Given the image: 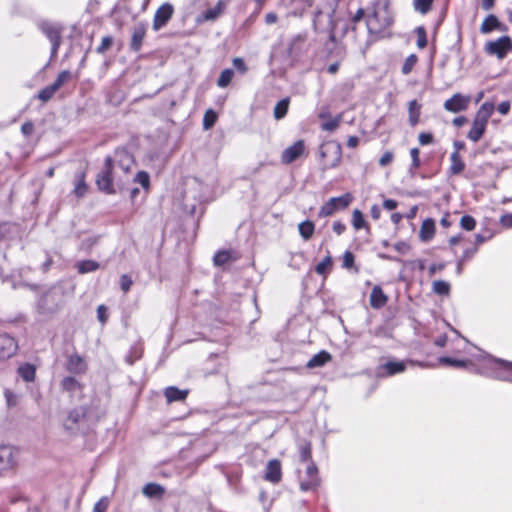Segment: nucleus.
<instances>
[{"mask_svg": "<svg viewBox=\"0 0 512 512\" xmlns=\"http://www.w3.org/2000/svg\"><path fill=\"white\" fill-rule=\"evenodd\" d=\"M417 33V46L420 49H424L427 46V34L424 27L420 26L416 29Z\"/></svg>", "mask_w": 512, "mask_h": 512, "instance_id": "6e6d98bb", "label": "nucleus"}, {"mask_svg": "<svg viewBox=\"0 0 512 512\" xmlns=\"http://www.w3.org/2000/svg\"><path fill=\"white\" fill-rule=\"evenodd\" d=\"M146 34L147 25L144 22L134 26L129 44L131 51L139 52L141 50Z\"/></svg>", "mask_w": 512, "mask_h": 512, "instance_id": "2eb2a0df", "label": "nucleus"}, {"mask_svg": "<svg viewBox=\"0 0 512 512\" xmlns=\"http://www.w3.org/2000/svg\"><path fill=\"white\" fill-rule=\"evenodd\" d=\"M61 387L64 391L73 394L75 392L82 393L84 386L74 377L67 376L62 380Z\"/></svg>", "mask_w": 512, "mask_h": 512, "instance_id": "7c9ffc66", "label": "nucleus"}, {"mask_svg": "<svg viewBox=\"0 0 512 512\" xmlns=\"http://www.w3.org/2000/svg\"><path fill=\"white\" fill-rule=\"evenodd\" d=\"M73 78V75L70 71L68 70H63L61 71L55 81L53 82V84L55 85V87L59 90L63 85L67 84L68 82H70Z\"/></svg>", "mask_w": 512, "mask_h": 512, "instance_id": "49530a36", "label": "nucleus"}, {"mask_svg": "<svg viewBox=\"0 0 512 512\" xmlns=\"http://www.w3.org/2000/svg\"><path fill=\"white\" fill-rule=\"evenodd\" d=\"M113 45V37L112 36H104L101 40L100 45L96 48V52L98 54H104L108 51Z\"/></svg>", "mask_w": 512, "mask_h": 512, "instance_id": "5fc2aeb1", "label": "nucleus"}, {"mask_svg": "<svg viewBox=\"0 0 512 512\" xmlns=\"http://www.w3.org/2000/svg\"><path fill=\"white\" fill-rule=\"evenodd\" d=\"M439 364L445 366H451L456 368H468V366H472V363L469 359H455L447 356H443L439 358Z\"/></svg>", "mask_w": 512, "mask_h": 512, "instance_id": "473e14b6", "label": "nucleus"}, {"mask_svg": "<svg viewBox=\"0 0 512 512\" xmlns=\"http://www.w3.org/2000/svg\"><path fill=\"white\" fill-rule=\"evenodd\" d=\"M114 166L117 165L124 174H129L135 163L134 156L126 148H117L114 151Z\"/></svg>", "mask_w": 512, "mask_h": 512, "instance_id": "ddd939ff", "label": "nucleus"}, {"mask_svg": "<svg viewBox=\"0 0 512 512\" xmlns=\"http://www.w3.org/2000/svg\"><path fill=\"white\" fill-rule=\"evenodd\" d=\"M342 267L351 269L355 267V256L351 251H345L342 257Z\"/></svg>", "mask_w": 512, "mask_h": 512, "instance_id": "4d7b16f0", "label": "nucleus"}, {"mask_svg": "<svg viewBox=\"0 0 512 512\" xmlns=\"http://www.w3.org/2000/svg\"><path fill=\"white\" fill-rule=\"evenodd\" d=\"M233 77H234V71L232 69H230V68L224 69L221 72V74L217 80L218 87L226 88L232 82Z\"/></svg>", "mask_w": 512, "mask_h": 512, "instance_id": "79ce46f5", "label": "nucleus"}, {"mask_svg": "<svg viewBox=\"0 0 512 512\" xmlns=\"http://www.w3.org/2000/svg\"><path fill=\"white\" fill-rule=\"evenodd\" d=\"M143 353H144L143 343L140 341L134 343L130 347V349L125 357L126 363L129 365H133L136 361H138L142 358Z\"/></svg>", "mask_w": 512, "mask_h": 512, "instance_id": "cd10ccee", "label": "nucleus"}, {"mask_svg": "<svg viewBox=\"0 0 512 512\" xmlns=\"http://www.w3.org/2000/svg\"><path fill=\"white\" fill-rule=\"evenodd\" d=\"M363 20L369 42L392 37L395 19L390 0H373L366 8H358L349 18L352 31H356L358 24Z\"/></svg>", "mask_w": 512, "mask_h": 512, "instance_id": "f257e3e1", "label": "nucleus"}, {"mask_svg": "<svg viewBox=\"0 0 512 512\" xmlns=\"http://www.w3.org/2000/svg\"><path fill=\"white\" fill-rule=\"evenodd\" d=\"M306 40H307L306 34L295 35L289 43V47H288L289 54L296 56L299 53H301L303 50V45L305 44Z\"/></svg>", "mask_w": 512, "mask_h": 512, "instance_id": "c756f323", "label": "nucleus"}, {"mask_svg": "<svg viewBox=\"0 0 512 512\" xmlns=\"http://www.w3.org/2000/svg\"><path fill=\"white\" fill-rule=\"evenodd\" d=\"M38 28L51 43V57H56L62 44L64 27L59 23L42 21L38 24Z\"/></svg>", "mask_w": 512, "mask_h": 512, "instance_id": "423d86ee", "label": "nucleus"}, {"mask_svg": "<svg viewBox=\"0 0 512 512\" xmlns=\"http://www.w3.org/2000/svg\"><path fill=\"white\" fill-rule=\"evenodd\" d=\"M434 0H413V7L419 13L425 15L431 11Z\"/></svg>", "mask_w": 512, "mask_h": 512, "instance_id": "c03bdc74", "label": "nucleus"}, {"mask_svg": "<svg viewBox=\"0 0 512 512\" xmlns=\"http://www.w3.org/2000/svg\"><path fill=\"white\" fill-rule=\"evenodd\" d=\"M66 369L70 373L83 374L87 370V364L85 363L84 359L80 355L73 354V355H70L67 360Z\"/></svg>", "mask_w": 512, "mask_h": 512, "instance_id": "aec40b11", "label": "nucleus"}, {"mask_svg": "<svg viewBox=\"0 0 512 512\" xmlns=\"http://www.w3.org/2000/svg\"><path fill=\"white\" fill-rule=\"evenodd\" d=\"M57 91H58V89L52 83L51 85H48L47 87L43 88L38 93V98L40 100H42L43 102H46V101L50 100Z\"/></svg>", "mask_w": 512, "mask_h": 512, "instance_id": "8fccbe9b", "label": "nucleus"}, {"mask_svg": "<svg viewBox=\"0 0 512 512\" xmlns=\"http://www.w3.org/2000/svg\"><path fill=\"white\" fill-rule=\"evenodd\" d=\"M494 30L506 31L507 26L502 25V23L499 21V19L496 15L489 14L483 20V22L480 26V32L482 34H488Z\"/></svg>", "mask_w": 512, "mask_h": 512, "instance_id": "f3484780", "label": "nucleus"}, {"mask_svg": "<svg viewBox=\"0 0 512 512\" xmlns=\"http://www.w3.org/2000/svg\"><path fill=\"white\" fill-rule=\"evenodd\" d=\"M298 231L304 240H309L315 233V224L311 220H305L298 224Z\"/></svg>", "mask_w": 512, "mask_h": 512, "instance_id": "72a5a7b5", "label": "nucleus"}, {"mask_svg": "<svg viewBox=\"0 0 512 512\" xmlns=\"http://www.w3.org/2000/svg\"><path fill=\"white\" fill-rule=\"evenodd\" d=\"M18 373L24 381H32V366L30 364L21 365L18 368Z\"/></svg>", "mask_w": 512, "mask_h": 512, "instance_id": "13d9d810", "label": "nucleus"}, {"mask_svg": "<svg viewBox=\"0 0 512 512\" xmlns=\"http://www.w3.org/2000/svg\"><path fill=\"white\" fill-rule=\"evenodd\" d=\"M189 390H181L176 386H168L164 389L167 403L183 402L188 397Z\"/></svg>", "mask_w": 512, "mask_h": 512, "instance_id": "4be33fe9", "label": "nucleus"}, {"mask_svg": "<svg viewBox=\"0 0 512 512\" xmlns=\"http://www.w3.org/2000/svg\"><path fill=\"white\" fill-rule=\"evenodd\" d=\"M351 224L356 231L364 229L367 232H370V225L365 219V216L362 213V211L359 209H354L352 211Z\"/></svg>", "mask_w": 512, "mask_h": 512, "instance_id": "a878e982", "label": "nucleus"}, {"mask_svg": "<svg viewBox=\"0 0 512 512\" xmlns=\"http://www.w3.org/2000/svg\"><path fill=\"white\" fill-rule=\"evenodd\" d=\"M333 265V260H332V257L330 254H328L327 256H325L322 261H320L316 266H315V272L318 274V275H322V276H326L328 271L331 269Z\"/></svg>", "mask_w": 512, "mask_h": 512, "instance_id": "58836bf2", "label": "nucleus"}, {"mask_svg": "<svg viewBox=\"0 0 512 512\" xmlns=\"http://www.w3.org/2000/svg\"><path fill=\"white\" fill-rule=\"evenodd\" d=\"M409 153L411 157L410 172L415 173L422 166L420 150L417 147H413L410 149Z\"/></svg>", "mask_w": 512, "mask_h": 512, "instance_id": "37998d69", "label": "nucleus"}, {"mask_svg": "<svg viewBox=\"0 0 512 512\" xmlns=\"http://www.w3.org/2000/svg\"><path fill=\"white\" fill-rule=\"evenodd\" d=\"M232 64L235 67V69L238 70L242 74L246 73L248 70V67H247L245 61L240 57L234 58L232 60Z\"/></svg>", "mask_w": 512, "mask_h": 512, "instance_id": "e2e57ef3", "label": "nucleus"}, {"mask_svg": "<svg viewBox=\"0 0 512 512\" xmlns=\"http://www.w3.org/2000/svg\"><path fill=\"white\" fill-rule=\"evenodd\" d=\"M394 159V154L391 151H386L379 159V165L381 167L388 166L392 163Z\"/></svg>", "mask_w": 512, "mask_h": 512, "instance_id": "69168bd1", "label": "nucleus"}, {"mask_svg": "<svg viewBox=\"0 0 512 512\" xmlns=\"http://www.w3.org/2000/svg\"><path fill=\"white\" fill-rule=\"evenodd\" d=\"M298 456L300 462L313 461L312 459V443L308 440H302L298 443Z\"/></svg>", "mask_w": 512, "mask_h": 512, "instance_id": "c85d7f7f", "label": "nucleus"}, {"mask_svg": "<svg viewBox=\"0 0 512 512\" xmlns=\"http://www.w3.org/2000/svg\"><path fill=\"white\" fill-rule=\"evenodd\" d=\"M418 141H419V144L422 146L430 145V144L434 143V136L430 132H421L418 135Z\"/></svg>", "mask_w": 512, "mask_h": 512, "instance_id": "680f3d73", "label": "nucleus"}, {"mask_svg": "<svg viewBox=\"0 0 512 512\" xmlns=\"http://www.w3.org/2000/svg\"><path fill=\"white\" fill-rule=\"evenodd\" d=\"M432 292L439 296H449L451 292V285L444 280H435L432 283Z\"/></svg>", "mask_w": 512, "mask_h": 512, "instance_id": "e433bc0d", "label": "nucleus"}, {"mask_svg": "<svg viewBox=\"0 0 512 512\" xmlns=\"http://www.w3.org/2000/svg\"><path fill=\"white\" fill-rule=\"evenodd\" d=\"M264 479L272 484H278L282 480V465L279 459H271L268 461Z\"/></svg>", "mask_w": 512, "mask_h": 512, "instance_id": "4468645a", "label": "nucleus"}, {"mask_svg": "<svg viewBox=\"0 0 512 512\" xmlns=\"http://www.w3.org/2000/svg\"><path fill=\"white\" fill-rule=\"evenodd\" d=\"M174 14V7L171 3L165 2L162 5L158 7L156 10L153 22H152V28L154 31H159L163 27H165L168 22L172 19Z\"/></svg>", "mask_w": 512, "mask_h": 512, "instance_id": "6e6552de", "label": "nucleus"}, {"mask_svg": "<svg viewBox=\"0 0 512 512\" xmlns=\"http://www.w3.org/2000/svg\"><path fill=\"white\" fill-rule=\"evenodd\" d=\"M226 6L227 2L225 0H219L213 8H209L199 15L197 22L202 23L218 19L225 12Z\"/></svg>", "mask_w": 512, "mask_h": 512, "instance_id": "dca6fc26", "label": "nucleus"}, {"mask_svg": "<svg viewBox=\"0 0 512 512\" xmlns=\"http://www.w3.org/2000/svg\"><path fill=\"white\" fill-rule=\"evenodd\" d=\"M133 285V280L131 276L127 274H123L120 277V288L124 293H127L130 291L131 287Z\"/></svg>", "mask_w": 512, "mask_h": 512, "instance_id": "bf43d9fd", "label": "nucleus"}, {"mask_svg": "<svg viewBox=\"0 0 512 512\" xmlns=\"http://www.w3.org/2000/svg\"><path fill=\"white\" fill-rule=\"evenodd\" d=\"M114 168L113 157L110 155L106 156L104 159L103 167L95 179L98 190L107 195H113L116 193L113 178Z\"/></svg>", "mask_w": 512, "mask_h": 512, "instance_id": "20e7f679", "label": "nucleus"}, {"mask_svg": "<svg viewBox=\"0 0 512 512\" xmlns=\"http://www.w3.org/2000/svg\"><path fill=\"white\" fill-rule=\"evenodd\" d=\"M471 98L468 95L455 93L444 102V109L451 113H459L468 109Z\"/></svg>", "mask_w": 512, "mask_h": 512, "instance_id": "f8f14e48", "label": "nucleus"}, {"mask_svg": "<svg viewBox=\"0 0 512 512\" xmlns=\"http://www.w3.org/2000/svg\"><path fill=\"white\" fill-rule=\"evenodd\" d=\"M16 350V343L8 335H0V357H10Z\"/></svg>", "mask_w": 512, "mask_h": 512, "instance_id": "b1692460", "label": "nucleus"}, {"mask_svg": "<svg viewBox=\"0 0 512 512\" xmlns=\"http://www.w3.org/2000/svg\"><path fill=\"white\" fill-rule=\"evenodd\" d=\"M354 197L350 192H346L337 197H331L322 204L319 209L318 217L326 218L335 213L346 210L353 202Z\"/></svg>", "mask_w": 512, "mask_h": 512, "instance_id": "39448f33", "label": "nucleus"}, {"mask_svg": "<svg viewBox=\"0 0 512 512\" xmlns=\"http://www.w3.org/2000/svg\"><path fill=\"white\" fill-rule=\"evenodd\" d=\"M445 268H446V263L445 262L432 263L428 267L429 276L432 277L437 272L443 271Z\"/></svg>", "mask_w": 512, "mask_h": 512, "instance_id": "0e129e2a", "label": "nucleus"}, {"mask_svg": "<svg viewBox=\"0 0 512 512\" xmlns=\"http://www.w3.org/2000/svg\"><path fill=\"white\" fill-rule=\"evenodd\" d=\"M436 226L432 218L425 219L419 230V238L422 242H429L435 236Z\"/></svg>", "mask_w": 512, "mask_h": 512, "instance_id": "5701e85b", "label": "nucleus"}, {"mask_svg": "<svg viewBox=\"0 0 512 512\" xmlns=\"http://www.w3.org/2000/svg\"><path fill=\"white\" fill-rule=\"evenodd\" d=\"M342 161V147L339 142L329 140L319 146V162L323 171L337 168Z\"/></svg>", "mask_w": 512, "mask_h": 512, "instance_id": "7ed1b4c3", "label": "nucleus"}, {"mask_svg": "<svg viewBox=\"0 0 512 512\" xmlns=\"http://www.w3.org/2000/svg\"><path fill=\"white\" fill-rule=\"evenodd\" d=\"M289 105H290L289 97H285V98L281 99L280 101H278L277 104L275 105L274 111H273L274 118L276 120L283 119L288 113Z\"/></svg>", "mask_w": 512, "mask_h": 512, "instance_id": "c9c22d12", "label": "nucleus"}, {"mask_svg": "<svg viewBox=\"0 0 512 512\" xmlns=\"http://www.w3.org/2000/svg\"><path fill=\"white\" fill-rule=\"evenodd\" d=\"M4 396L8 408L15 407L20 403V395L13 393L10 389L4 390Z\"/></svg>", "mask_w": 512, "mask_h": 512, "instance_id": "603ef678", "label": "nucleus"}, {"mask_svg": "<svg viewBox=\"0 0 512 512\" xmlns=\"http://www.w3.org/2000/svg\"><path fill=\"white\" fill-rule=\"evenodd\" d=\"M321 485L319 470L314 461L308 464L304 477L300 480L299 487L303 492L316 491Z\"/></svg>", "mask_w": 512, "mask_h": 512, "instance_id": "0eeeda50", "label": "nucleus"}, {"mask_svg": "<svg viewBox=\"0 0 512 512\" xmlns=\"http://www.w3.org/2000/svg\"><path fill=\"white\" fill-rule=\"evenodd\" d=\"M306 153L305 141L300 139L295 141L292 145L288 146L281 153V163L289 165L294 161L298 160Z\"/></svg>", "mask_w": 512, "mask_h": 512, "instance_id": "9d476101", "label": "nucleus"}, {"mask_svg": "<svg viewBox=\"0 0 512 512\" xmlns=\"http://www.w3.org/2000/svg\"><path fill=\"white\" fill-rule=\"evenodd\" d=\"M232 259L231 252L229 250H219L213 256V263L215 266H223Z\"/></svg>", "mask_w": 512, "mask_h": 512, "instance_id": "a19ab883", "label": "nucleus"}, {"mask_svg": "<svg viewBox=\"0 0 512 512\" xmlns=\"http://www.w3.org/2000/svg\"><path fill=\"white\" fill-rule=\"evenodd\" d=\"M84 416V413L80 412L78 409H73L68 413L67 419L64 422V427L67 430H72L75 425H77L80 419Z\"/></svg>", "mask_w": 512, "mask_h": 512, "instance_id": "4c0bfd02", "label": "nucleus"}, {"mask_svg": "<svg viewBox=\"0 0 512 512\" xmlns=\"http://www.w3.org/2000/svg\"><path fill=\"white\" fill-rule=\"evenodd\" d=\"M418 62V57L416 54H410L404 61L401 71L404 75H408L412 72L413 68Z\"/></svg>", "mask_w": 512, "mask_h": 512, "instance_id": "de8ad7c7", "label": "nucleus"}, {"mask_svg": "<svg viewBox=\"0 0 512 512\" xmlns=\"http://www.w3.org/2000/svg\"><path fill=\"white\" fill-rule=\"evenodd\" d=\"M422 105L417 100L408 102V121L411 127H415L420 122Z\"/></svg>", "mask_w": 512, "mask_h": 512, "instance_id": "393cba45", "label": "nucleus"}, {"mask_svg": "<svg viewBox=\"0 0 512 512\" xmlns=\"http://www.w3.org/2000/svg\"><path fill=\"white\" fill-rule=\"evenodd\" d=\"M406 370V364L403 361H388L379 366V373L382 376H393Z\"/></svg>", "mask_w": 512, "mask_h": 512, "instance_id": "a211bd4d", "label": "nucleus"}, {"mask_svg": "<svg viewBox=\"0 0 512 512\" xmlns=\"http://www.w3.org/2000/svg\"><path fill=\"white\" fill-rule=\"evenodd\" d=\"M134 182L139 183L147 192L150 189V176L146 171H139L135 178Z\"/></svg>", "mask_w": 512, "mask_h": 512, "instance_id": "3c124183", "label": "nucleus"}, {"mask_svg": "<svg viewBox=\"0 0 512 512\" xmlns=\"http://www.w3.org/2000/svg\"><path fill=\"white\" fill-rule=\"evenodd\" d=\"M217 118V113L213 109L206 110L203 117L204 129L212 128L215 125Z\"/></svg>", "mask_w": 512, "mask_h": 512, "instance_id": "09e8293b", "label": "nucleus"}, {"mask_svg": "<svg viewBox=\"0 0 512 512\" xmlns=\"http://www.w3.org/2000/svg\"><path fill=\"white\" fill-rule=\"evenodd\" d=\"M495 106L491 102H484L477 110L467 138L472 142H478L486 132L488 121L493 115Z\"/></svg>", "mask_w": 512, "mask_h": 512, "instance_id": "f03ea898", "label": "nucleus"}, {"mask_svg": "<svg viewBox=\"0 0 512 512\" xmlns=\"http://www.w3.org/2000/svg\"><path fill=\"white\" fill-rule=\"evenodd\" d=\"M100 268V264L95 260H83L77 264V269L80 274L96 271Z\"/></svg>", "mask_w": 512, "mask_h": 512, "instance_id": "ea45409f", "label": "nucleus"}, {"mask_svg": "<svg viewBox=\"0 0 512 512\" xmlns=\"http://www.w3.org/2000/svg\"><path fill=\"white\" fill-rule=\"evenodd\" d=\"M109 498L108 497H102L100 498L94 505L93 511L94 512H106L109 507Z\"/></svg>", "mask_w": 512, "mask_h": 512, "instance_id": "052dcab7", "label": "nucleus"}, {"mask_svg": "<svg viewBox=\"0 0 512 512\" xmlns=\"http://www.w3.org/2000/svg\"><path fill=\"white\" fill-rule=\"evenodd\" d=\"M369 302L372 308L380 309L387 304L388 296L379 285H376L371 291Z\"/></svg>", "mask_w": 512, "mask_h": 512, "instance_id": "412c9836", "label": "nucleus"}, {"mask_svg": "<svg viewBox=\"0 0 512 512\" xmlns=\"http://www.w3.org/2000/svg\"><path fill=\"white\" fill-rule=\"evenodd\" d=\"M488 363L495 378L512 382V362L495 359L490 360Z\"/></svg>", "mask_w": 512, "mask_h": 512, "instance_id": "9b49d317", "label": "nucleus"}, {"mask_svg": "<svg viewBox=\"0 0 512 512\" xmlns=\"http://www.w3.org/2000/svg\"><path fill=\"white\" fill-rule=\"evenodd\" d=\"M460 226L466 231H472L476 227V220L471 215H464L461 217Z\"/></svg>", "mask_w": 512, "mask_h": 512, "instance_id": "864d4df0", "label": "nucleus"}, {"mask_svg": "<svg viewBox=\"0 0 512 512\" xmlns=\"http://www.w3.org/2000/svg\"><path fill=\"white\" fill-rule=\"evenodd\" d=\"M88 191V185L86 183V172L85 171H82L80 172L79 174H77V179H76V182H75V187H74V194L77 196V197H83Z\"/></svg>", "mask_w": 512, "mask_h": 512, "instance_id": "f704fd0d", "label": "nucleus"}, {"mask_svg": "<svg viewBox=\"0 0 512 512\" xmlns=\"http://www.w3.org/2000/svg\"><path fill=\"white\" fill-rule=\"evenodd\" d=\"M342 121L341 115H337L333 118H329L327 121L322 122L321 129L328 132L335 131Z\"/></svg>", "mask_w": 512, "mask_h": 512, "instance_id": "a18cd8bd", "label": "nucleus"}, {"mask_svg": "<svg viewBox=\"0 0 512 512\" xmlns=\"http://www.w3.org/2000/svg\"><path fill=\"white\" fill-rule=\"evenodd\" d=\"M97 318L102 323L105 324L108 320L107 307L105 305H99L97 308Z\"/></svg>", "mask_w": 512, "mask_h": 512, "instance_id": "338daca9", "label": "nucleus"}, {"mask_svg": "<svg viewBox=\"0 0 512 512\" xmlns=\"http://www.w3.org/2000/svg\"><path fill=\"white\" fill-rule=\"evenodd\" d=\"M332 360V356L329 352L325 350H321L317 354H315L306 364V367L309 369L322 367L328 362Z\"/></svg>", "mask_w": 512, "mask_h": 512, "instance_id": "bb28decb", "label": "nucleus"}, {"mask_svg": "<svg viewBox=\"0 0 512 512\" xmlns=\"http://www.w3.org/2000/svg\"><path fill=\"white\" fill-rule=\"evenodd\" d=\"M509 36H501L496 40L485 43L484 51L486 54L496 56L498 59H504L508 54Z\"/></svg>", "mask_w": 512, "mask_h": 512, "instance_id": "1a4fd4ad", "label": "nucleus"}, {"mask_svg": "<svg viewBox=\"0 0 512 512\" xmlns=\"http://www.w3.org/2000/svg\"><path fill=\"white\" fill-rule=\"evenodd\" d=\"M143 494L148 497V498H162L164 493H165V489L163 488V486H161L160 484H157V483H147L144 487H143Z\"/></svg>", "mask_w": 512, "mask_h": 512, "instance_id": "2f4dec72", "label": "nucleus"}, {"mask_svg": "<svg viewBox=\"0 0 512 512\" xmlns=\"http://www.w3.org/2000/svg\"><path fill=\"white\" fill-rule=\"evenodd\" d=\"M500 224L504 228H512V213L503 214L500 217Z\"/></svg>", "mask_w": 512, "mask_h": 512, "instance_id": "774afa93", "label": "nucleus"}, {"mask_svg": "<svg viewBox=\"0 0 512 512\" xmlns=\"http://www.w3.org/2000/svg\"><path fill=\"white\" fill-rule=\"evenodd\" d=\"M449 160L450 165L447 170L449 176H458L464 172L466 164L460 153L452 152Z\"/></svg>", "mask_w": 512, "mask_h": 512, "instance_id": "6ab92c4d", "label": "nucleus"}]
</instances>
